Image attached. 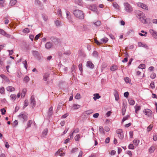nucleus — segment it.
Masks as SVG:
<instances>
[{
    "mask_svg": "<svg viewBox=\"0 0 157 157\" xmlns=\"http://www.w3.org/2000/svg\"><path fill=\"white\" fill-rule=\"evenodd\" d=\"M67 18L68 19L69 21L73 24L74 22L72 20V18L71 16V14L70 12L67 11L66 12Z\"/></svg>",
    "mask_w": 157,
    "mask_h": 157,
    "instance_id": "423d86ee",
    "label": "nucleus"
},
{
    "mask_svg": "<svg viewBox=\"0 0 157 157\" xmlns=\"http://www.w3.org/2000/svg\"><path fill=\"white\" fill-rule=\"evenodd\" d=\"M32 53L33 56L35 58H36L38 59H40V54L37 51H33L32 52Z\"/></svg>",
    "mask_w": 157,
    "mask_h": 157,
    "instance_id": "20e7f679",
    "label": "nucleus"
},
{
    "mask_svg": "<svg viewBox=\"0 0 157 157\" xmlns=\"http://www.w3.org/2000/svg\"><path fill=\"white\" fill-rule=\"evenodd\" d=\"M134 33V31L132 29L128 31L127 33L129 35L130 34H133Z\"/></svg>",
    "mask_w": 157,
    "mask_h": 157,
    "instance_id": "680f3d73",
    "label": "nucleus"
},
{
    "mask_svg": "<svg viewBox=\"0 0 157 157\" xmlns=\"http://www.w3.org/2000/svg\"><path fill=\"white\" fill-rule=\"evenodd\" d=\"M94 97H93V99L95 101L97 99H99L101 98V96L99 95V94L96 93L94 94Z\"/></svg>",
    "mask_w": 157,
    "mask_h": 157,
    "instance_id": "f3484780",
    "label": "nucleus"
},
{
    "mask_svg": "<svg viewBox=\"0 0 157 157\" xmlns=\"http://www.w3.org/2000/svg\"><path fill=\"white\" fill-rule=\"evenodd\" d=\"M113 7L117 10H120V7L118 5L116 2H114L113 3Z\"/></svg>",
    "mask_w": 157,
    "mask_h": 157,
    "instance_id": "a211bd4d",
    "label": "nucleus"
},
{
    "mask_svg": "<svg viewBox=\"0 0 157 157\" xmlns=\"http://www.w3.org/2000/svg\"><path fill=\"white\" fill-rule=\"evenodd\" d=\"M23 64L24 65L25 67V69L27 70V62L26 60L23 61Z\"/></svg>",
    "mask_w": 157,
    "mask_h": 157,
    "instance_id": "49530a36",
    "label": "nucleus"
},
{
    "mask_svg": "<svg viewBox=\"0 0 157 157\" xmlns=\"http://www.w3.org/2000/svg\"><path fill=\"white\" fill-rule=\"evenodd\" d=\"M10 97L12 100H14L16 99L17 96L15 94H13L11 95Z\"/></svg>",
    "mask_w": 157,
    "mask_h": 157,
    "instance_id": "de8ad7c7",
    "label": "nucleus"
},
{
    "mask_svg": "<svg viewBox=\"0 0 157 157\" xmlns=\"http://www.w3.org/2000/svg\"><path fill=\"white\" fill-rule=\"evenodd\" d=\"M75 98L77 99H80L81 98V95L79 93H77L75 96Z\"/></svg>",
    "mask_w": 157,
    "mask_h": 157,
    "instance_id": "09e8293b",
    "label": "nucleus"
},
{
    "mask_svg": "<svg viewBox=\"0 0 157 157\" xmlns=\"http://www.w3.org/2000/svg\"><path fill=\"white\" fill-rule=\"evenodd\" d=\"M128 148L129 149H134V147L132 144H130L128 146Z\"/></svg>",
    "mask_w": 157,
    "mask_h": 157,
    "instance_id": "864d4df0",
    "label": "nucleus"
},
{
    "mask_svg": "<svg viewBox=\"0 0 157 157\" xmlns=\"http://www.w3.org/2000/svg\"><path fill=\"white\" fill-rule=\"evenodd\" d=\"M52 110H53V108L52 107H51L49 109V111L48 112V114L49 116H51L52 115Z\"/></svg>",
    "mask_w": 157,
    "mask_h": 157,
    "instance_id": "4c0bfd02",
    "label": "nucleus"
},
{
    "mask_svg": "<svg viewBox=\"0 0 157 157\" xmlns=\"http://www.w3.org/2000/svg\"><path fill=\"white\" fill-rule=\"evenodd\" d=\"M93 24L95 26H99L101 25V22L100 21H98L95 22H93Z\"/></svg>",
    "mask_w": 157,
    "mask_h": 157,
    "instance_id": "4be33fe9",
    "label": "nucleus"
},
{
    "mask_svg": "<svg viewBox=\"0 0 157 157\" xmlns=\"http://www.w3.org/2000/svg\"><path fill=\"white\" fill-rule=\"evenodd\" d=\"M138 46L139 47H142L146 48L147 49L148 48L147 45L146 44L143 43L141 42H139L138 43Z\"/></svg>",
    "mask_w": 157,
    "mask_h": 157,
    "instance_id": "4468645a",
    "label": "nucleus"
},
{
    "mask_svg": "<svg viewBox=\"0 0 157 157\" xmlns=\"http://www.w3.org/2000/svg\"><path fill=\"white\" fill-rule=\"evenodd\" d=\"M149 32L155 38L157 39V32L152 29H150Z\"/></svg>",
    "mask_w": 157,
    "mask_h": 157,
    "instance_id": "9d476101",
    "label": "nucleus"
},
{
    "mask_svg": "<svg viewBox=\"0 0 157 157\" xmlns=\"http://www.w3.org/2000/svg\"><path fill=\"white\" fill-rule=\"evenodd\" d=\"M99 131L101 133L104 134L105 132L104 131V129L102 126H100L99 127Z\"/></svg>",
    "mask_w": 157,
    "mask_h": 157,
    "instance_id": "58836bf2",
    "label": "nucleus"
},
{
    "mask_svg": "<svg viewBox=\"0 0 157 157\" xmlns=\"http://www.w3.org/2000/svg\"><path fill=\"white\" fill-rule=\"evenodd\" d=\"M137 4L139 7H140L144 9L148 10L147 7L145 4L141 2L137 3Z\"/></svg>",
    "mask_w": 157,
    "mask_h": 157,
    "instance_id": "39448f33",
    "label": "nucleus"
},
{
    "mask_svg": "<svg viewBox=\"0 0 157 157\" xmlns=\"http://www.w3.org/2000/svg\"><path fill=\"white\" fill-rule=\"evenodd\" d=\"M30 104L32 106V107H34L36 105V101L35 99L33 96H32L31 97L30 99Z\"/></svg>",
    "mask_w": 157,
    "mask_h": 157,
    "instance_id": "0eeeda50",
    "label": "nucleus"
},
{
    "mask_svg": "<svg viewBox=\"0 0 157 157\" xmlns=\"http://www.w3.org/2000/svg\"><path fill=\"white\" fill-rule=\"evenodd\" d=\"M135 113H137L138 111L140 109V106L136 105L135 106Z\"/></svg>",
    "mask_w": 157,
    "mask_h": 157,
    "instance_id": "f704fd0d",
    "label": "nucleus"
},
{
    "mask_svg": "<svg viewBox=\"0 0 157 157\" xmlns=\"http://www.w3.org/2000/svg\"><path fill=\"white\" fill-rule=\"evenodd\" d=\"M129 117V116L128 115H127L126 117H124L122 120V122H124V121L128 119Z\"/></svg>",
    "mask_w": 157,
    "mask_h": 157,
    "instance_id": "bf43d9fd",
    "label": "nucleus"
},
{
    "mask_svg": "<svg viewBox=\"0 0 157 157\" xmlns=\"http://www.w3.org/2000/svg\"><path fill=\"white\" fill-rule=\"evenodd\" d=\"M17 3V0H11L10 1L9 3V6L11 7L12 6H13L15 5L16 3Z\"/></svg>",
    "mask_w": 157,
    "mask_h": 157,
    "instance_id": "6ab92c4d",
    "label": "nucleus"
},
{
    "mask_svg": "<svg viewBox=\"0 0 157 157\" xmlns=\"http://www.w3.org/2000/svg\"><path fill=\"white\" fill-rule=\"evenodd\" d=\"M57 13L58 14V16L59 17H62V12L61 11V10L60 9H59L57 10Z\"/></svg>",
    "mask_w": 157,
    "mask_h": 157,
    "instance_id": "a19ab883",
    "label": "nucleus"
},
{
    "mask_svg": "<svg viewBox=\"0 0 157 157\" xmlns=\"http://www.w3.org/2000/svg\"><path fill=\"white\" fill-rule=\"evenodd\" d=\"M129 104L131 105H133L135 103L134 101L132 98H130L128 99Z\"/></svg>",
    "mask_w": 157,
    "mask_h": 157,
    "instance_id": "c85d7f7f",
    "label": "nucleus"
},
{
    "mask_svg": "<svg viewBox=\"0 0 157 157\" xmlns=\"http://www.w3.org/2000/svg\"><path fill=\"white\" fill-rule=\"evenodd\" d=\"M5 89L3 87H1L0 88V93L1 94L4 93Z\"/></svg>",
    "mask_w": 157,
    "mask_h": 157,
    "instance_id": "8fccbe9b",
    "label": "nucleus"
},
{
    "mask_svg": "<svg viewBox=\"0 0 157 157\" xmlns=\"http://www.w3.org/2000/svg\"><path fill=\"white\" fill-rule=\"evenodd\" d=\"M150 86L152 89L155 88V86L154 82H152L150 84Z\"/></svg>",
    "mask_w": 157,
    "mask_h": 157,
    "instance_id": "0e129e2a",
    "label": "nucleus"
},
{
    "mask_svg": "<svg viewBox=\"0 0 157 157\" xmlns=\"http://www.w3.org/2000/svg\"><path fill=\"white\" fill-rule=\"evenodd\" d=\"M86 66L91 69L93 68L94 67V65L90 61H88L87 62Z\"/></svg>",
    "mask_w": 157,
    "mask_h": 157,
    "instance_id": "ddd939ff",
    "label": "nucleus"
},
{
    "mask_svg": "<svg viewBox=\"0 0 157 157\" xmlns=\"http://www.w3.org/2000/svg\"><path fill=\"white\" fill-rule=\"evenodd\" d=\"M118 136L120 139H122L124 137L123 133H121L119 135H118Z\"/></svg>",
    "mask_w": 157,
    "mask_h": 157,
    "instance_id": "338daca9",
    "label": "nucleus"
},
{
    "mask_svg": "<svg viewBox=\"0 0 157 157\" xmlns=\"http://www.w3.org/2000/svg\"><path fill=\"white\" fill-rule=\"evenodd\" d=\"M33 123V121L31 120H29L28 121L27 123V128H29L31 127V124H32Z\"/></svg>",
    "mask_w": 157,
    "mask_h": 157,
    "instance_id": "72a5a7b5",
    "label": "nucleus"
},
{
    "mask_svg": "<svg viewBox=\"0 0 157 157\" xmlns=\"http://www.w3.org/2000/svg\"><path fill=\"white\" fill-rule=\"evenodd\" d=\"M99 113H95L93 115V117L95 118H97L99 116Z\"/></svg>",
    "mask_w": 157,
    "mask_h": 157,
    "instance_id": "774afa93",
    "label": "nucleus"
},
{
    "mask_svg": "<svg viewBox=\"0 0 157 157\" xmlns=\"http://www.w3.org/2000/svg\"><path fill=\"white\" fill-rule=\"evenodd\" d=\"M17 118L19 120L24 122L28 120V114L24 112H22L17 116Z\"/></svg>",
    "mask_w": 157,
    "mask_h": 157,
    "instance_id": "f03ea898",
    "label": "nucleus"
},
{
    "mask_svg": "<svg viewBox=\"0 0 157 157\" xmlns=\"http://www.w3.org/2000/svg\"><path fill=\"white\" fill-rule=\"evenodd\" d=\"M140 142V141L137 139H135L133 141V143L134 145L137 146Z\"/></svg>",
    "mask_w": 157,
    "mask_h": 157,
    "instance_id": "7c9ffc66",
    "label": "nucleus"
},
{
    "mask_svg": "<svg viewBox=\"0 0 157 157\" xmlns=\"http://www.w3.org/2000/svg\"><path fill=\"white\" fill-rule=\"evenodd\" d=\"M49 39L51 41L54 42H56L58 41V39L56 37L54 36H51L49 38Z\"/></svg>",
    "mask_w": 157,
    "mask_h": 157,
    "instance_id": "b1692460",
    "label": "nucleus"
},
{
    "mask_svg": "<svg viewBox=\"0 0 157 157\" xmlns=\"http://www.w3.org/2000/svg\"><path fill=\"white\" fill-rule=\"evenodd\" d=\"M137 13L138 14L137 15V17L138 18L140 17L143 16L144 15L143 13L140 11H138Z\"/></svg>",
    "mask_w": 157,
    "mask_h": 157,
    "instance_id": "2f4dec72",
    "label": "nucleus"
},
{
    "mask_svg": "<svg viewBox=\"0 0 157 157\" xmlns=\"http://www.w3.org/2000/svg\"><path fill=\"white\" fill-rule=\"evenodd\" d=\"M26 92V90L25 89H23L21 94V97H24L25 96V94Z\"/></svg>",
    "mask_w": 157,
    "mask_h": 157,
    "instance_id": "473e14b6",
    "label": "nucleus"
},
{
    "mask_svg": "<svg viewBox=\"0 0 157 157\" xmlns=\"http://www.w3.org/2000/svg\"><path fill=\"white\" fill-rule=\"evenodd\" d=\"M108 40V38L106 37H105L104 38L101 39L100 43H101V44L102 43H106Z\"/></svg>",
    "mask_w": 157,
    "mask_h": 157,
    "instance_id": "aec40b11",
    "label": "nucleus"
},
{
    "mask_svg": "<svg viewBox=\"0 0 157 157\" xmlns=\"http://www.w3.org/2000/svg\"><path fill=\"white\" fill-rule=\"evenodd\" d=\"M113 95L116 101H118L119 99V96L117 91L116 90H114Z\"/></svg>",
    "mask_w": 157,
    "mask_h": 157,
    "instance_id": "6e6552de",
    "label": "nucleus"
},
{
    "mask_svg": "<svg viewBox=\"0 0 157 157\" xmlns=\"http://www.w3.org/2000/svg\"><path fill=\"white\" fill-rule=\"evenodd\" d=\"M75 3L78 5L81 6L82 5V2L81 0H75Z\"/></svg>",
    "mask_w": 157,
    "mask_h": 157,
    "instance_id": "393cba45",
    "label": "nucleus"
},
{
    "mask_svg": "<svg viewBox=\"0 0 157 157\" xmlns=\"http://www.w3.org/2000/svg\"><path fill=\"white\" fill-rule=\"evenodd\" d=\"M122 132V130L121 129H119L116 130V132L118 134Z\"/></svg>",
    "mask_w": 157,
    "mask_h": 157,
    "instance_id": "052dcab7",
    "label": "nucleus"
},
{
    "mask_svg": "<svg viewBox=\"0 0 157 157\" xmlns=\"http://www.w3.org/2000/svg\"><path fill=\"white\" fill-rule=\"evenodd\" d=\"M124 6L125 10L127 12L130 13L133 10L132 6L128 2L124 3Z\"/></svg>",
    "mask_w": 157,
    "mask_h": 157,
    "instance_id": "7ed1b4c3",
    "label": "nucleus"
},
{
    "mask_svg": "<svg viewBox=\"0 0 157 157\" xmlns=\"http://www.w3.org/2000/svg\"><path fill=\"white\" fill-rule=\"evenodd\" d=\"M6 90L9 91H12L14 90L15 89L14 87L12 86H8L6 88Z\"/></svg>",
    "mask_w": 157,
    "mask_h": 157,
    "instance_id": "bb28decb",
    "label": "nucleus"
},
{
    "mask_svg": "<svg viewBox=\"0 0 157 157\" xmlns=\"http://www.w3.org/2000/svg\"><path fill=\"white\" fill-rule=\"evenodd\" d=\"M78 148L75 147L72 148L71 151V152L72 153H75V152L78 151Z\"/></svg>",
    "mask_w": 157,
    "mask_h": 157,
    "instance_id": "c9c22d12",
    "label": "nucleus"
},
{
    "mask_svg": "<svg viewBox=\"0 0 157 157\" xmlns=\"http://www.w3.org/2000/svg\"><path fill=\"white\" fill-rule=\"evenodd\" d=\"M88 8L92 11H94L96 9V6L95 5L90 6L88 7Z\"/></svg>",
    "mask_w": 157,
    "mask_h": 157,
    "instance_id": "dca6fc26",
    "label": "nucleus"
},
{
    "mask_svg": "<svg viewBox=\"0 0 157 157\" xmlns=\"http://www.w3.org/2000/svg\"><path fill=\"white\" fill-rule=\"evenodd\" d=\"M61 151H60V150H59L56 153V155H59L61 156H63L65 155L64 153H60Z\"/></svg>",
    "mask_w": 157,
    "mask_h": 157,
    "instance_id": "412c9836",
    "label": "nucleus"
},
{
    "mask_svg": "<svg viewBox=\"0 0 157 157\" xmlns=\"http://www.w3.org/2000/svg\"><path fill=\"white\" fill-rule=\"evenodd\" d=\"M80 107V105L76 104H74L73 105V108L74 109H79Z\"/></svg>",
    "mask_w": 157,
    "mask_h": 157,
    "instance_id": "c756f323",
    "label": "nucleus"
},
{
    "mask_svg": "<svg viewBox=\"0 0 157 157\" xmlns=\"http://www.w3.org/2000/svg\"><path fill=\"white\" fill-rule=\"evenodd\" d=\"M78 67L79 68V70L80 71H82V63H80L78 65Z\"/></svg>",
    "mask_w": 157,
    "mask_h": 157,
    "instance_id": "69168bd1",
    "label": "nucleus"
},
{
    "mask_svg": "<svg viewBox=\"0 0 157 157\" xmlns=\"http://www.w3.org/2000/svg\"><path fill=\"white\" fill-rule=\"evenodd\" d=\"M24 104H25L24 105L23 107L24 108H25L26 106H27L29 104V103L28 102V100H25L24 101Z\"/></svg>",
    "mask_w": 157,
    "mask_h": 157,
    "instance_id": "603ef678",
    "label": "nucleus"
},
{
    "mask_svg": "<svg viewBox=\"0 0 157 157\" xmlns=\"http://www.w3.org/2000/svg\"><path fill=\"white\" fill-rule=\"evenodd\" d=\"M49 77V74L48 73L45 74L43 76V79L45 81H47Z\"/></svg>",
    "mask_w": 157,
    "mask_h": 157,
    "instance_id": "a878e982",
    "label": "nucleus"
},
{
    "mask_svg": "<svg viewBox=\"0 0 157 157\" xmlns=\"http://www.w3.org/2000/svg\"><path fill=\"white\" fill-rule=\"evenodd\" d=\"M156 76V75L155 73H152L150 75V77L152 79L154 78Z\"/></svg>",
    "mask_w": 157,
    "mask_h": 157,
    "instance_id": "6e6d98bb",
    "label": "nucleus"
},
{
    "mask_svg": "<svg viewBox=\"0 0 157 157\" xmlns=\"http://www.w3.org/2000/svg\"><path fill=\"white\" fill-rule=\"evenodd\" d=\"M156 148V146H152L150 147L149 150V152L150 153H151L154 152Z\"/></svg>",
    "mask_w": 157,
    "mask_h": 157,
    "instance_id": "2eb2a0df",
    "label": "nucleus"
},
{
    "mask_svg": "<svg viewBox=\"0 0 157 157\" xmlns=\"http://www.w3.org/2000/svg\"><path fill=\"white\" fill-rule=\"evenodd\" d=\"M80 138V134L77 135L75 137V140L76 141H79Z\"/></svg>",
    "mask_w": 157,
    "mask_h": 157,
    "instance_id": "e433bc0d",
    "label": "nucleus"
},
{
    "mask_svg": "<svg viewBox=\"0 0 157 157\" xmlns=\"http://www.w3.org/2000/svg\"><path fill=\"white\" fill-rule=\"evenodd\" d=\"M145 65L144 64H140L139 66L138 67L139 68H140L141 69H144L145 68Z\"/></svg>",
    "mask_w": 157,
    "mask_h": 157,
    "instance_id": "a18cd8bd",
    "label": "nucleus"
},
{
    "mask_svg": "<svg viewBox=\"0 0 157 157\" xmlns=\"http://www.w3.org/2000/svg\"><path fill=\"white\" fill-rule=\"evenodd\" d=\"M140 21L143 23H145L146 22V17L144 15L138 18Z\"/></svg>",
    "mask_w": 157,
    "mask_h": 157,
    "instance_id": "f8f14e48",
    "label": "nucleus"
},
{
    "mask_svg": "<svg viewBox=\"0 0 157 157\" xmlns=\"http://www.w3.org/2000/svg\"><path fill=\"white\" fill-rule=\"evenodd\" d=\"M23 32L24 33H29V29L28 28H27L23 30Z\"/></svg>",
    "mask_w": 157,
    "mask_h": 157,
    "instance_id": "13d9d810",
    "label": "nucleus"
},
{
    "mask_svg": "<svg viewBox=\"0 0 157 157\" xmlns=\"http://www.w3.org/2000/svg\"><path fill=\"white\" fill-rule=\"evenodd\" d=\"M85 113L87 115H90L93 112L92 110H89L85 111Z\"/></svg>",
    "mask_w": 157,
    "mask_h": 157,
    "instance_id": "c03bdc74",
    "label": "nucleus"
},
{
    "mask_svg": "<svg viewBox=\"0 0 157 157\" xmlns=\"http://www.w3.org/2000/svg\"><path fill=\"white\" fill-rule=\"evenodd\" d=\"M0 111L2 112V114L3 115H5L6 114V110L4 108H2L1 109Z\"/></svg>",
    "mask_w": 157,
    "mask_h": 157,
    "instance_id": "3c124183",
    "label": "nucleus"
},
{
    "mask_svg": "<svg viewBox=\"0 0 157 157\" xmlns=\"http://www.w3.org/2000/svg\"><path fill=\"white\" fill-rule=\"evenodd\" d=\"M45 46L46 49H49L52 47L53 44L51 42H48L46 43Z\"/></svg>",
    "mask_w": 157,
    "mask_h": 157,
    "instance_id": "9b49d317",
    "label": "nucleus"
},
{
    "mask_svg": "<svg viewBox=\"0 0 157 157\" xmlns=\"http://www.w3.org/2000/svg\"><path fill=\"white\" fill-rule=\"evenodd\" d=\"M153 127V125L152 124H150L149 126H148L147 128L148 131H149L151 130L152 129Z\"/></svg>",
    "mask_w": 157,
    "mask_h": 157,
    "instance_id": "4d7b16f0",
    "label": "nucleus"
},
{
    "mask_svg": "<svg viewBox=\"0 0 157 157\" xmlns=\"http://www.w3.org/2000/svg\"><path fill=\"white\" fill-rule=\"evenodd\" d=\"M110 70L112 71H114L117 69V67L116 65H113L110 67Z\"/></svg>",
    "mask_w": 157,
    "mask_h": 157,
    "instance_id": "5701e85b",
    "label": "nucleus"
},
{
    "mask_svg": "<svg viewBox=\"0 0 157 157\" xmlns=\"http://www.w3.org/2000/svg\"><path fill=\"white\" fill-rule=\"evenodd\" d=\"M73 13L75 17L79 19L82 20L84 18V13L81 10H75L73 12Z\"/></svg>",
    "mask_w": 157,
    "mask_h": 157,
    "instance_id": "f257e3e1",
    "label": "nucleus"
},
{
    "mask_svg": "<svg viewBox=\"0 0 157 157\" xmlns=\"http://www.w3.org/2000/svg\"><path fill=\"white\" fill-rule=\"evenodd\" d=\"M5 2V0H0V6L2 7L4 6V3Z\"/></svg>",
    "mask_w": 157,
    "mask_h": 157,
    "instance_id": "37998d69",
    "label": "nucleus"
},
{
    "mask_svg": "<svg viewBox=\"0 0 157 157\" xmlns=\"http://www.w3.org/2000/svg\"><path fill=\"white\" fill-rule=\"evenodd\" d=\"M29 78L28 76H25L24 78V81L25 82H27L29 81Z\"/></svg>",
    "mask_w": 157,
    "mask_h": 157,
    "instance_id": "79ce46f5",
    "label": "nucleus"
},
{
    "mask_svg": "<svg viewBox=\"0 0 157 157\" xmlns=\"http://www.w3.org/2000/svg\"><path fill=\"white\" fill-rule=\"evenodd\" d=\"M48 130L47 129V128L45 129L44 130L42 135V136L43 137H44L48 133Z\"/></svg>",
    "mask_w": 157,
    "mask_h": 157,
    "instance_id": "cd10ccee",
    "label": "nucleus"
},
{
    "mask_svg": "<svg viewBox=\"0 0 157 157\" xmlns=\"http://www.w3.org/2000/svg\"><path fill=\"white\" fill-rule=\"evenodd\" d=\"M144 114L148 116H151L152 115V112L149 109H145L144 111Z\"/></svg>",
    "mask_w": 157,
    "mask_h": 157,
    "instance_id": "1a4fd4ad",
    "label": "nucleus"
},
{
    "mask_svg": "<svg viewBox=\"0 0 157 157\" xmlns=\"http://www.w3.org/2000/svg\"><path fill=\"white\" fill-rule=\"evenodd\" d=\"M93 56L95 57H97L98 56V53L96 51H94L93 53Z\"/></svg>",
    "mask_w": 157,
    "mask_h": 157,
    "instance_id": "ea45409f",
    "label": "nucleus"
},
{
    "mask_svg": "<svg viewBox=\"0 0 157 157\" xmlns=\"http://www.w3.org/2000/svg\"><path fill=\"white\" fill-rule=\"evenodd\" d=\"M6 32L3 29H0V34L4 35Z\"/></svg>",
    "mask_w": 157,
    "mask_h": 157,
    "instance_id": "e2e57ef3",
    "label": "nucleus"
},
{
    "mask_svg": "<svg viewBox=\"0 0 157 157\" xmlns=\"http://www.w3.org/2000/svg\"><path fill=\"white\" fill-rule=\"evenodd\" d=\"M124 81L125 82L127 83H129L130 81V79L128 77H126L124 78Z\"/></svg>",
    "mask_w": 157,
    "mask_h": 157,
    "instance_id": "5fc2aeb1",
    "label": "nucleus"
}]
</instances>
